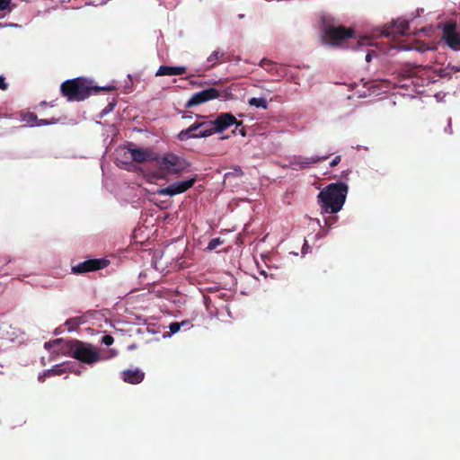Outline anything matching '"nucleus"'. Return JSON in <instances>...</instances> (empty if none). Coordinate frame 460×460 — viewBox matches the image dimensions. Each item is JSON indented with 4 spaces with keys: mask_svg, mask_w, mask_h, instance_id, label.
<instances>
[{
    "mask_svg": "<svg viewBox=\"0 0 460 460\" xmlns=\"http://www.w3.org/2000/svg\"><path fill=\"white\" fill-rule=\"evenodd\" d=\"M326 159L325 156L319 157V156H293L288 159V163L285 164L287 167H290L293 170H303L305 168H309L312 165L317 164L318 162Z\"/></svg>",
    "mask_w": 460,
    "mask_h": 460,
    "instance_id": "nucleus-10",
    "label": "nucleus"
},
{
    "mask_svg": "<svg viewBox=\"0 0 460 460\" xmlns=\"http://www.w3.org/2000/svg\"><path fill=\"white\" fill-rule=\"evenodd\" d=\"M222 243V241L220 240V238H214L212 239L209 243H208V250H214L216 249L217 246H219L220 244Z\"/></svg>",
    "mask_w": 460,
    "mask_h": 460,
    "instance_id": "nucleus-24",
    "label": "nucleus"
},
{
    "mask_svg": "<svg viewBox=\"0 0 460 460\" xmlns=\"http://www.w3.org/2000/svg\"><path fill=\"white\" fill-rule=\"evenodd\" d=\"M64 346L71 357L90 366L102 360L111 358L116 355L113 349H111L104 355L93 345L79 341H72L70 343L65 344Z\"/></svg>",
    "mask_w": 460,
    "mask_h": 460,
    "instance_id": "nucleus-4",
    "label": "nucleus"
},
{
    "mask_svg": "<svg viewBox=\"0 0 460 460\" xmlns=\"http://www.w3.org/2000/svg\"><path fill=\"white\" fill-rule=\"evenodd\" d=\"M223 55L224 54L219 50L213 51L207 58L208 65L206 66L205 69L208 70L215 66L218 62L219 58L223 57Z\"/></svg>",
    "mask_w": 460,
    "mask_h": 460,
    "instance_id": "nucleus-18",
    "label": "nucleus"
},
{
    "mask_svg": "<svg viewBox=\"0 0 460 460\" xmlns=\"http://www.w3.org/2000/svg\"><path fill=\"white\" fill-rule=\"evenodd\" d=\"M181 326H185L187 328H190V323L188 321H182L181 323H172L169 325V329L171 331V333H176L181 330Z\"/></svg>",
    "mask_w": 460,
    "mask_h": 460,
    "instance_id": "nucleus-21",
    "label": "nucleus"
},
{
    "mask_svg": "<svg viewBox=\"0 0 460 460\" xmlns=\"http://www.w3.org/2000/svg\"><path fill=\"white\" fill-rule=\"evenodd\" d=\"M186 72V67L183 66H161L159 69L156 71V76L163 75H180Z\"/></svg>",
    "mask_w": 460,
    "mask_h": 460,
    "instance_id": "nucleus-16",
    "label": "nucleus"
},
{
    "mask_svg": "<svg viewBox=\"0 0 460 460\" xmlns=\"http://www.w3.org/2000/svg\"><path fill=\"white\" fill-rule=\"evenodd\" d=\"M354 40L357 43L358 49L373 46L375 44L374 39L369 36H360V37L355 38Z\"/></svg>",
    "mask_w": 460,
    "mask_h": 460,
    "instance_id": "nucleus-19",
    "label": "nucleus"
},
{
    "mask_svg": "<svg viewBox=\"0 0 460 460\" xmlns=\"http://www.w3.org/2000/svg\"><path fill=\"white\" fill-rule=\"evenodd\" d=\"M353 38V31L342 26L325 25L322 30L321 40L323 45L341 47Z\"/></svg>",
    "mask_w": 460,
    "mask_h": 460,
    "instance_id": "nucleus-6",
    "label": "nucleus"
},
{
    "mask_svg": "<svg viewBox=\"0 0 460 460\" xmlns=\"http://www.w3.org/2000/svg\"><path fill=\"white\" fill-rule=\"evenodd\" d=\"M341 162V157L340 156H336L332 162H331V166H335L337 165L339 163Z\"/></svg>",
    "mask_w": 460,
    "mask_h": 460,
    "instance_id": "nucleus-31",
    "label": "nucleus"
},
{
    "mask_svg": "<svg viewBox=\"0 0 460 460\" xmlns=\"http://www.w3.org/2000/svg\"><path fill=\"white\" fill-rule=\"evenodd\" d=\"M218 97V93L214 88H209L207 90L200 91L192 95V97L188 101L186 106L192 107L205 102L216 99Z\"/></svg>",
    "mask_w": 460,
    "mask_h": 460,
    "instance_id": "nucleus-13",
    "label": "nucleus"
},
{
    "mask_svg": "<svg viewBox=\"0 0 460 460\" xmlns=\"http://www.w3.org/2000/svg\"><path fill=\"white\" fill-rule=\"evenodd\" d=\"M66 370V367L64 365H57L54 368L49 369L44 373V376H55L60 375Z\"/></svg>",
    "mask_w": 460,
    "mask_h": 460,
    "instance_id": "nucleus-22",
    "label": "nucleus"
},
{
    "mask_svg": "<svg viewBox=\"0 0 460 460\" xmlns=\"http://www.w3.org/2000/svg\"><path fill=\"white\" fill-rule=\"evenodd\" d=\"M11 3V0H0V13L5 10Z\"/></svg>",
    "mask_w": 460,
    "mask_h": 460,
    "instance_id": "nucleus-27",
    "label": "nucleus"
},
{
    "mask_svg": "<svg viewBox=\"0 0 460 460\" xmlns=\"http://www.w3.org/2000/svg\"><path fill=\"white\" fill-rule=\"evenodd\" d=\"M134 348H135L134 346H129V347H128V349H134Z\"/></svg>",
    "mask_w": 460,
    "mask_h": 460,
    "instance_id": "nucleus-36",
    "label": "nucleus"
},
{
    "mask_svg": "<svg viewBox=\"0 0 460 460\" xmlns=\"http://www.w3.org/2000/svg\"><path fill=\"white\" fill-rule=\"evenodd\" d=\"M443 40L454 50H460V32L454 22H447L443 26Z\"/></svg>",
    "mask_w": 460,
    "mask_h": 460,
    "instance_id": "nucleus-9",
    "label": "nucleus"
},
{
    "mask_svg": "<svg viewBox=\"0 0 460 460\" xmlns=\"http://www.w3.org/2000/svg\"><path fill=\"white\" fill-rule=\"evenodd\" d=\"M348 186L342 182L331 183L318 194V202L324 213L339 212L346 200Z\"/></svg>",
    "mask_w": 460,
    "mask_h": 460,
    "instance_id": "nucleus-3",
    "label": "nucleus"
},
{
    "mask_svg": "<svg viewBox=\"0 0 460 460\" xmlns=\"http://www.w3.org/2000/svg\"><path fill=\"white\" fill-rule=\"evenodd\" d=\"M260 66L271 74L279 76H285L287 75L286 68L280 65L275 64L272 61L263 58Z\"/></svg>",
    "mask_w": 460,
    "mask_h": 460,
    "instance_id": "nucleus-14",
    "label": "nucleus"
},
{
    "mask_svg": "<svg viewBox=\"0 0 460 460\" xmlns=\"http://www.w3.org/2000/svg\"><path fill=\"white\" fill-rule=\"evenodd\" d=\"M261 274L265 275V271H264V270H261Z\"/></svg>",
    "mask_w": 460,
    "mask_h": 460,
    "instance_id": "nucleus-35",
    "label": "nucleus"
},
{
    "mask_svg": "<svg viewBox=\"0 0 460 460\" xmlns=\"http://www.w3.org/2000/svg\"><path fill=\"white\" fill-rule=\"evenodd\" d=\"M376 56V51L375 50H371V51H368L366 55V61L367 62H370L372 58Z\"/></svg>",
    "mask_w": 460,
    "mask_h": 460,
    "instance_id": "nucleus-28",
    "label": "nucleus"
},
{
    "mask_svg": "<svg viewBox=\"0 0 460 460\" xmlns=\"http://www.w3.org/2000/svg\"><path fill=\"white\" fill-rule=\"evenodd\" d=\"M2 27H4V25H2V24L0 23V28H2Z\"/></svg>",
    "mask_w": 460,
    "mask_h": 460,
    "instance_id": "nucleus-37",
    "label": "nucleus"
},
{
    "mask_svg": "<svg viewBox=\"0 0 460 460\" xmlns=\"http://www.w3.org/2000/svg\"><path fill=\"white\" fill-rule=\"evenodd\" d=\"M7 87V84L4 82V78L0 75V89L5 90Z\"/></svg>",
    "mask_w": 460,
    "mask_h": 460,
    "instance_id": "nucleus-30",
    "label": "nucleus"
},
{
    "mask_svg": "<svg viewBox=\"0 0 460 460\" xmlns=\"http://www.w3.org/2000/svg\"><path fill=\"white\" fill-rule=\"evenodd\" d=\"M36 119H37L36 116L31 113L25 115L23 118V121H26L31 126L34 125V122L36 121Z\"/></svg>",
    "mask_w": 460,
    "mask_h": 460,
    "instance_id": "nucleus-25",
    "label": "nucleus"
},
{
    "mask_svg": "<svg viewBox=\"0 0 460 460\" xmlns=\"http://www.w3.org/2000/svg\"><path fill=\"white\" fill-rule=\"evenodd\" d=\"M155 163L156 171L151 177L155 180H168L170 176L179 175L190 167L187 160L173 153L157 154Z\"/></svg>",
    "mask_w": 460,
    "mask_h": 460,
    "instance_id": "nucleus-2",
    "label": "nucleus"
},
{
    "mask_svg": "<svg viewBox=\"0 0 460 460\" xmlns=\"http://www.w3.org/2000/svg\"><path fill=\"white\" fill-rule=\"evenodd\" d=\"M125 155H129L136 163L155 162L157 153L150 148H124L121 150Z\"/></svg>",
    "mask_w": 460,
    "mask_h": 460,
    "instance_id": "nucleus-8",
    "label": "nucleus"
},
{
    "mask_svg": "<svg viewBox=\"0 0 460 460\" xmlns=\"http://www.w3.org/2000/svg\"><path fill=\"white\" fill-rule=\"evenodd\" d=\"M109 263L106 259H93L76 264L72 267V272L75 274L86 273L105 268Z\"/></svg>",
    "mask_w": 460,
    "mask_h": 460,
    "instance_id": "nucleus-11",
    "label": "nucleus"
},
{
    "mask_svg": "<svg viewBox=\"0 0 460 460\" xmlns=\"http://www.w3.org/2000/svg\"><path fill=\"white\" fill-rule=\"evenodd\" d=\"M197 181V177H191L185 181H176L166 188H163L157 190V194L161 196H175L181 194L190 189Z\"/></svg>",
    "mask_w": 460,
    "mask_h": 460,
    "instance_id": "nucleus-7",
    "label": "nucleus"
},
{
    "mask_svg": "<svg viewBox=\"0 0 460 460\" xmlns=\"http://www.w3.org/2000/svg\"><path fill=\"white\" fill-rule=\"evenodd\" d=\"M100 88L93 87L91 82L84 78H75L68 80L62 84V93L67 98L68 101H83L93 92H98Z\"/></svg>",
    "mask_w": 460,
    "mask_h": 460,
    "instance_id": "nucleus-5",
    "label": "nucleus"
},
{
    "mask_svg": "<svg viewBox=\"0 0 460 460\" xmlns=\"http://www.w3.org/2000/svg\"><path fill=\"white\" fill-rule=\"evenodd\" d=\"M249 105L254 106L257 108H261L263 110H266L268 108V102L265 98H251L248 101Z\"/></svg>",
    "mask_w": 460,
    "mask_h": 460,
    "instance_id": "nucleus-20",
    "label": "nucleus"
},
{
    "mask_svg": "<svg viewBox=\"0 0 460 460\" xmlns=\"http://www.w3.org/2000/svg\"><path fill=\"white\" fill-rule=\"evenodd\" d=\"M71 341H65L62 339H57L50 342H46L44 344L45 349L50 350L52 353L55 354H68L69 352L66 350L65 344L70 343Z\"/></svg>",
    "mask_w": 460,
    "mask_h": 460,
    "instance_id": "nucleus-15",
    "label": "nucleus"
},
{
    "mask_svg": "<svg viewBox=\"0 0 460 460\" xmlns=\"http://www.w3.org/2000/svg\"><path fill=\"white\" fill-rule=\"evenodd\" d=\"M239 123L235 117L231 113H222L213 121H201L195 122L188 128L181 130L179 133L181 140H186L190 137H206L213 135L216 132H221L228 127Z\"/></svg>",
    "mask_w": 460,
    "mask_h": 460,
    "instance_id": "nucleus-1",
    "label": "nucleus"
},
{
    "mask_svg": "<svg viewBox=\"0 0 460 460\" xmlns=\"http://www.w3.org/2000/svg\"><path fill=\"white\" fill-rule=\"evenodd\" d=\"M144 372L140 369L125 370L122 372V378L130 384H139L144 379Z\"/></svg>",
    "mask_w": 460,
    "mask_h": 460,
    "instance_id": "nucleus-17",
    "label": "nucleus"
},
{
    "mask_svg": "<svg viewBox=\"0 0 460 460\" xmlns=\"http://www.w3.org/2000/svg\"><path fill=\"white\" fill-rule=\"evenodd\" d=\"M10 262H11V259L8 256H4V257L0 259V264L1 265H7Z\"/></svg>",
    "mask_w": 460,
    "mask_h": 460,
    "instance_id": "nucleus-29",
    "label": "nucleus"
},
{
    "mask_svg": "<svg viewBox=\"0 0 460 460\" xmlns=\"http://www.w3.org/2000/svg\"><path fill=\"white\" fill-rule=\"evenodd\" d=\"M409 29V22L404 19H397L391 24L385 26L381 31V34L385 37H396L403 35Z\"/></svg>",
    "mask_w": 460,
    "mask_h": 460,
    "instance_id": "nucleus-12",
    "label": "nucleus"
},
{
    "mask_svg": "<svg viewBox=\"0 0 460 460\" xmlns=\"http://www.w3.org/2000/svg\"><path fill=\"white\" fill-rule=\"evenodd\" d=\"M200 131H201V128H198L195 131H193L192 133H196L197 134V133H199Z\"/></svg>",
    "mask_w": 460,
    "mask_h": 460,
    "instance_id": "nucleus-33",
    "label": "nucleus"
},
{
    "mask_svg": "<svg viewBox=\"0 0 460 460\" xmlns=\"http://www.w3.org/2000/svg\"><path fill=\"white\" fill-rule=\"evenodd\" d=\"M102 342L107 346H110L114 342V339L111 335H105L102 337Z\"/></svg>",
    "mask_w": 460,
    "mask_h": 460,
    "instance_id": "nucleus-26",
    "label": "nucleus"
},
{
    "mask_svg": "<svg viewBox=\"0 0 460 460\" xmlns=\"http://www.w3.org/2000/svg\"><path fill=\"white\" fill-rule=\"evenodd\" d=\"M102 89H103V90H110L111 87H102Z\"/></svg>",
    "mask_w": 460,
    "mask_h": 460,
    "instance_id": "nucleus-34",
    "label": "nucleus"
},
{
    "mask_svg": "<svg viewBox=\"0 0 460 460\" xmlns=\"http://www.w3.org/2000/svg\"><path fill=\"white\" fill-rule=\"evenodd\" d=\"M243 175V171L240 167H234L232 172L226 173L225 177L227 179L231 176L240 177Z\"/></svg>",
    "mask_w": 460,
    "mask_h": 460,
    "instance_id": "nucleus-23",
    "label": "nucleus"
},
{
    "mask_svg": "<svg viewBox=\"0 0 460 460\" xmlns=\"http://www.w3.org/2000/svg\"><path fill=\"white\" fill-rule=\"evenodd\" d=\"M49 122L48 120L40 119L37 125L40 126V125H49Z\"/></svg>",
    "mask_w": 460,
    "mask_h": 460,
    "instance_id": "nucleus-32",
    "label": "nucleus"
}]
</instances>
